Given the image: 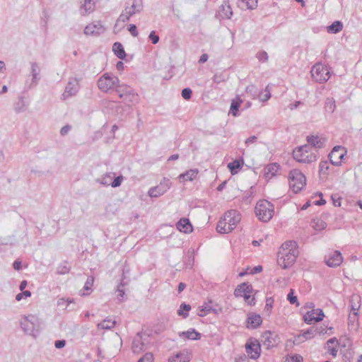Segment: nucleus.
Masks as SVG:
<instances>
[{
	"mask_svg": "<svg viewBox=\"0 0 362 362\" xmlns=\"http://www.w3.org/2000/svg\"><path fill=\"white\" fill-rule=\"evenodd\" d=\"M299 252L296 242L286 241L282 244L278 253V264L283 269H286L296 262Z\"/></svg>",
	"mask_w": 362,
	"mask_h": 362,
	"instance_id": "1",
	"label": "nucleus"
},
{
	"mask_svg": "<svg viewBox=\"0 0 362 362\" xmlns=\"http://www.w3.org/2000/svg\"><path fill=\"white\" fill-rule=\"evenodd\" d=\"M241 220L240 214L236 210H229L225 213L223 217L218 222L216 230L220 233L231 232Z\"/></svg>",
	"mask_w": 362,
	"mask_h": 362,
	"instance_id": "2",
	"label": "nucleus"
},
{
	"mask_svg": "<svg viewBox=\"0 0 362 362\" xmlns=\"http://www.w3.org/2000/svg\"><path fill=\"white\" fill-rule=\"evenodd\" d=\"M293 158L300 163H312L318 158V152L310 148L309 145H303L296 147L293 151Z\"/></svg>",
	"mask_w": 362,
	"mask_h": 362,
	"instance_id": "3",
	"label": "nucleus"
},
{
	"mask_svg": "<svg viewBox=\"0 0 362 362\" xmlns=\"http://www.w3.org/2000/svg\"><path fill=\"white\" fill-rule=\"evenodd\" d=\"M255 211L259 220L267 223L274 216V206L267 200H260L257 203Z\"/></svg>",
	"mask_w": 362,
	"mask_h": 362,
	"instance_id": "4",
	"label": "nucleus"
},
{
	"mask_svg": "<svg viewBox=\"0 0 362 362\" xmlns=\"http://www.w3.org/2000/svg\"><path fill=\"white\" fill-rule=\"evenodd\" d=\"M21 327L27 334L36 337L40 329V321L34 315H29L22 317L20 322Z\"/></svg>",
	"mask_w": 362,
	"mask_h": 362,
	"instance_id": "5",
	"label": "nucleus"
},
{
	"mask_svg": "<svg viewBox=\"0 0 362 362\" xmlns=\"http://www.w3.org/2000/svg\"><path fill=\"white\" fill-rule=\"evenodd\" d=\"M288 180L290 188L295 194L300 192L306 185L305 175L298 169L290 171Z\"/></svg>",
	"mask_w": 362,
	"mask_h": 362,
	"instance_id": "6",
	"label": "nucleus"
},
{
	"mask_svg": "<svg viewBox=\"0 0 362 362\" xmlns=\"http://www.w3.org/2000/svg\"><path fill=\"white\" fill-rule=\"evenodd\" d=\"M119 83V79L112 73H105L98 80V88L105 93L114 88L116 89Z\"/></svg>",
	"mask_w": 362,
	"mask_h": 362,
	"instance_id": "7",
	"label": "nucleus"
},
{
	"mask_svg": "<svg viewBox=\"0 0 362 362\" xmlns=\"http://www.w3.org/2000/svg\"><path fill=\"white\" fill-rule=\"evenodd\" d=\"M30 64V74L27 76L25 82V87L28 90L36 87L41 79V69L38 63L31 62Z\"/></svg>",
	"mask_w": 362,
	"mask_h": 362,
	"instance_id": "8",
	"label": "nucleus"
},
{
	"mask_svg": "<svg viewBox=\"0 0 362 362\" xmlns=\"http://www.w3.org/2000/svg\"><path fill=\"white\" fill-rule=\"evenodd\" d=\"M311 75L316 82L323 83L329 78L330 72L327 66L317 63L312 67Z\"/></svg>",
	"mask_w": 362,
	"mask_h": 362,
	"instance_id": "9",
	"label": "nucleus"
},
{
	"mask_svg": "<svg viewBox=\"0 0 362 362\" xmlns=\"http://www.w3.org/2000/svg\"><path fill=\"white\" fill-rule=\"evenodd\" d=\"M252 291V285L249 283L244 282L236 287L234 291V296L238 298L243 297L248 305H253L255 304V300L254 298L250 299Z\"/></svg>",
	"mask_w": 362,
	"mask_h": 362,
	"instance_id": "10",
	"label": "nucleus"
},
{
	"mask_svg": "<svg viewBox=\"0 0 362 362\" xmlns=\"http://www.w3.org/2000/svg\"><path fill=\"white\" fill-rule=\"evenodd\" d=\"M172 182L170 179L164 177L158 185L148 189V194L151 197H159L164 194L170 188Z\"/></svg>",
	"mask_w": 362,
	"mask_h": 362,
	"instance_id": "11",
	"label": "nucleus"
},
{
	"mask_svg": "<svg viewBox=\"0 0 362 362\" xmlns=\"http://www.w3.org/2000/svg\"><path fill=\"white\" fill-rule=\"evenodd\" d=\"M346 153L347 151L345 147L335 146L328 155L329 162L335 166H339Z\"/></svg>",
	"mask_w": 362,
	"mask_h": 362,
	"instance_id": "12",
	"label": "nucleus"
},
{
	"mask_svg": "<svg viewBox=\"0 0 362 362\" xmlns=\"http://www.w3.org/2000/svg\"><path fill=\"white\" fill-rule=\"evenodd\" d=\"M80 89L79 80L76 78H69V81L65 87L64 91L62 95V98L66 100L69 98L74 96Z\"/></svg>",
	"mask_w": 362,
	"mask_h": 362,
	"instance_id": "13",
	"label": "nucleus"
},
{
	"mask_svg": "<svg viewBox=\"0 0 362 362\" xmlns=\"http://www.w3.org/2000/svg\"><path fill=\"white\" fill-rule=\"evenodd\" d=\"M246 353L250 358L257 359L260 356L261 346L260 344L257 339H250L245 344Z\"/></svg>",
	"mask_w": 362,
	"mask_h": 362,
	"instance_id": "14",
	"label": "nucleus"
},
{
	"mask_svg": "<svg viewBox=\"0 0 362 362\" xmlns=\"http://www.w3.org/2000/svg\"><path fill=\"white\" fill-rule=\"evenodd\" d=\"M325 262L329 267H337L343 262V257L338 250L330 251L325 255Z\"/></svg>",
	"mask_w": 362,
	"mask_h": 362,
	"instance_id": "15",
	"label": "nucleus"
},
{
	"mask_svg": "<svg viewBox=\"0 0 362 362\" xmlns=\"http://www.w3.org/2000/svg\"><path fill=\"white\" fill-rule=\"evenodd\" d=\"M263 344L267 349L276 346L280 342V338L277 334L271 331H266L262 334Z\"/></svg>",
	"mask_w": 362,
	"mask_h": 362,
	"instance_id": "16",
	"label": "nucleus"
},
{
	"mask_svg": "<svg viewBox=\"0 0 362 362\" xmlns=\"http://www.w3.org/2000/svg\"><path fill=\"white\" fill-rule=\"evenodd\" d=\"M306 141L308 142L307 145H309L311 149L314 148V151H317V149L325 148L327 143L326 138L318 135H308L306 137Z\"/></svg>",
	"mask_w": 362,
	"mask_h": 362,
	"instance_id": "17",
	"label": "nucleus"
},
{
	"mask_svg": "<svg viewBox=\"0 0 362 362\" xmlns=\"http://www.w3.org/2000/svg\"><path fill=\"white\" fill-rule=\"evenodd\" d=\"M325 317L324 312L322 309L317 308L316 310L313 309L310 311H308L303 316L304 321L310 325L313 321L320 322Z\"/></svg>",
	"mask_w": 362,
	"mask_h": 362,
	"instance_id": "18",
	"label": "nucleus"
},
{
	"mask_svg": "<svg viewBox=\"0 0 362 362\" xmlns=\"http://www.w3.org/2000/svg\"><path fill=\"white\" fill-rule=\"evenodd\" d=\"M105 31V28L100 21H95L87 25L84 29L86 35L98 36Z\"/></svg>",
	"mask_w": 362,
	"mask_h": 362,
	"instance_id": "19",
	"label": "nucleus"
},
{
	"mask_svg": "<svg viewBox=\"0 0 362 362\" xmlns=\"http://www.w3.org/2000/svg\"><path fill=\"white\" fill-rule=\"evenodd\" d=\"M132 349V351L136 354L141 353L147 349V345L139 333L134 338Z\"/></svg>",
	"mask_w": 362,
	"mask_h": 362,
	"instance_id": "20",
	"label": "nucleus"
},
{
	"mask_svg": "<svg viewBox=\"0 0 362 362\" xmlns=\"http://www.w3.org/2000/svg\"><path fill=\"white\" fill-rule=\"evenodd\" d=\"M143 9L142 0H133L131 6H126L124 10L129 16H132L140 13Z\"/></svg>",
	"mask_w": 362,
	"mask_h": 362,
	"instance_id": "21",
	"label": "nucleus"
},
{
	"mask_svg": "<svg viewBox=\"0 0 362 362\" xmlns=\"http://www.w3.org/2000/svg\"><path fill=\"white\" fill-rule=\"evenodd\" d=\"M190 354L187 351L183 350L173 354L168 358V362H189Z\"/></svg>",
	"mask_w": 362,
	"mask_h": 362,
	"instance_id": "22",
	"label": "nucleus"
},
{
	"mask_svg": "<svg viewBox=\"0 0 362 362\" xmlns=\"http://www.w3.org/2000/svg\"><path fill=\"white\" fill-rule=\"evenodd\" d=\"M95 0H83L80 6L79 12L81 16H86L95 10Z\"/></svg>",
	"mask_w": 362,
	"mask_h": 362,
	"instance_id": "23",
	"label": "nucleus"
},
{
	"mask_svg": "<svg viewBox=\"0 0 362 362\" xmlns=\"http://www.w3.org/2000/svg\"><path fill=\"white\" fill-rule=\"evenodd\" d=\"M177 229L180 232L185 233H189L192 231L193 228L189 221L187 218H182L176 224Z\"/></svg>",
	"mask_w": 362,
	"mask_h": 362,
	"instance_id": "24",
	"label": "nucleus"
},
{
	"mask_svg": "<svg viewBox=\"0 0 362 362\" xmlns=\"http://www.w3.org/2000/svg\"><path fill=\"white\" fill-rule=\"evenodd\" d=\"M262 322V320L259 315L252 313L247 317V327L250 329H255L260 326Z\"/></svg>",
	"mask_w": 362,
	"mask_h": 362,
	"instance_id": "25",
	"label": "nucleus"
},
{
	"mask_svg": "<svg viewBox=\"0 0 362 362\" xmlns=\"http://www.w3.org/2000/svg\"><path fill=\"white\" fill-rule=\"evenodd\" d=\"M218 15L223 19H230L233 15L232 8L226 0H223V4L218 10Z\"/></svg>",
	"mask_w": 362,
	"mask_h": 362,
	"instance_id": "26",
	"label": "nucleus"
},
{
	"mask_svg": "<svg viewBox=\"0 0 362 362\" xmlns=\"http://www.w3.org/2000/svg\"><path fill=\"white\" fill-rule=\"evenodd\" d=\"M199 174V170L197 168L190 169L184 173L180 174L178 178L180 181H193L195 180Z\"/></svg>",
	"mask_w": 362,
	"mask_h": 362,
	"instance_id": "27",
	"label": "nucleus"
},
{
	"mask_svg": "<svg viewBox=\"0 0 362 362\" xmlns=\"http://www.w3.org/2000/svg\"><path fill=\"white\" fill-rule=\"evenodd\" d=\"M327 333L326 331L321 327L320 328L310 327L303 333V337L305 339L313 338L317 334H322Z\"/></svg>",
	"mask_w": 362,
	"mask_h": 362,
	"instance_id": "28",
	"label": "nucleus"
},
{
	"mask_svg": "<svg viewBox=\"0 0 362 362\" xmlns=\"http://www.w3.org/2000/svg\"><path fill=\"white\" fill-rule=\"evenodd\" d=\"M280 170V165L276 163L269 164L265 168V176L267 178H272L275 176Z\"/></svg>",
	"mask_w": 362,
	"mask_h": 362,
	"instance_id": "29",
	"label": "nucleus"
},
{
	"mask_svg": "<svg viewBox=\"0 0 362 362\" xmlns=\"http://www.w3.org/2000/svg\"><path fill=\"white\" fill-rule=\"evenodd\" d=\"M112 50L115 54L120 59H124L127 54L124 47L120 42H115L112 46Z\"/></svg>",
	"mask_w": 362,
	"mask_h": 362,
	"instance_id": "30",
	"label": "nucleus"
},
{
	"mask_svg": "<svg viewBox=\"0 0 362 362\" xmlns=\"http://www.w3.org/2000/svg\"><path fill=\"white\" fill-rule=\"evenodd\" d=\"M133 90V88L124 83L120 84L119 83L117 87L115 89V91L119 96L121 99H123L126 95L129 93V92H131Z\"/></svg>",
	"mask_w": 362,
	"mask_h": 362,
	"instance_id": "31",
	"label": "nucleus"
},
{
	"mask_svg": "<svg viewBox=\"0 0 362 362\" xmlns=\"http://www.w3.org/2000/svg\"><path fill=\"white\" fill-rule=\"evenodd\" d=\"M122 100L129 105H134L139 103V96L133 89Z\"/></svg>",
	"mask_w": 362,
	"mask_h": 362,
	"instance_id": "32",
	"label": "nucleus"
},
{
	"mask_svg": "<svg viewBox=\"0 0 362 362\" xmlns=\"http://www.w3.org/2000/svg\"><path fill=\"white\" fill-rule=\"evenodd\" d=\"M94 279L93 276H88L83 286V288L80 291L81 296H88L90 294L92 286L93 285Z\"/></svg>",
	"mask_w": 362,
	"mask_h": 362,
	"instance_id": "33",
	"label": "nucleus"
},
{
	"mask_svg": "<svg viewBox=\"0 0 362 362\" xmlns=\"http://www.w3.org/2000/svg\"><path fill=\"white\" fill-rule=\"evenodd\" d=\"M180 336H185L186 338L191 340H198L201 338V334L194 329H189L186 332H182L180 334Z\"/></svg>",
	"mask_w": 362,
	"mask_h": 362,
	"instance_id": "34",
	"label": "nucleus"
},
{
	"mask_svg": "<svg viewBox=\"0 0 362 362\" xmlns=\"http://www.w3.org/2000/svg\"><path fill=\"white\" fill-rule=\"evenodd\" d=\"M343 29V23L339 21H334L330 25L327 26V31L329 33L336 34Z\"/></svg>",
	"mask_w": 362,
	"mask_h": 362,
	"instance_id": "35",
	"label": "nucleus"
},
{
	"mask_svg": "<svg viewBox=\"0 0 362 362\" xmlns=\"http://www.w3.org/2000/svg\"><path fill=\"white\" fill-rule=\"evenodd\" d=\"M312 228L316 231H320L326 228L327 224L323 220L315 218L312 220Z\"/></svg>",
	"mask_w": 362,
	"mask_h": 362,
	"instance_id": "36",
	"label": "nucleus"
},
{
	"mask_svg": "<svg viewBox=\"0 0 362 362\" xmlns=\"http://www.w3.org/2000/svg\"><path fill=\"white\" fill-rule=\"evenodd\" d=\"M243 160H234L228 164V168L230 169L232 175L238 173V171L243 167Z\"/></svg>",
	"mask_w": 362,
	"mask_h": 362,
	"instance_id": "37",
	"label": "nucleus"
},
{
	"mask_svg": "<svg viewBox=\"0 0 362 362\" xmlns=\"http://www.w3.org/2000/svg\"><path fill=\"white\" fill-rule=\"evenodd\" d=\"M211 301H209L208 303H204L202 306L199 308V313H198L199 316L204 317L211 311H215L211 306Z\"/></svg>",
	"mask_w": 362,
	"mask_h": 362,
	"instance_id": "38",
	"label": "nucleus"
},
{
	"mask_svg": "<svg viewBox=\"0 0 362 362\" xmlns=\"http://www.w3.org/2000/svg\"><path fill=\"white\" fill-rule=\"evenodd\" d=\"M115 320H112L111 319L107 318L101 322L98 323V327L102 329H110L115 327Z\"/></svg>",
	"mask_w": 362,
	"mask_h": 362,
	"instance_id": "39",
	"label": "nucleus"
},
{
	"mask_svg": "<svg viewBox=\"0 0 362 362\" xmlns=\"http://www.w3.org/2000/svg\"><path fill=\"white\" fill-rule=\"evenodd\" d=\"M242 103V100L240 98H237L235 100H233L230 104V113L234 116L236 117L238 115V110L240 106V104Z\"/></svg>",
	"mask_w": 362,
	"mask_h": 362,
	"instance_id": "40",
	"label": "nucleus"
},
{
	"mask_svg": "<svg viewBox=\"0 0 362 362\" xmlns=\"http://www.w3.org/2000/svg\"><path fill=\"white\" fill-rule=\"evenodd\" d=\"M131 17L132 16H129V15L126 13V11L124 9L122 13L119 15V18H117L115 28L119 26L120 23H122L121 27L123 28L124 24L129 21Z\"/></svg>",
	"mask_w": 362,
	"mask_h": 362,
	"instance_id": "41",
	"label": "nucleus"
},
{
	"mask_svg": "<svg viewBox=\"0 0 362 362\" xmlns=\"http://www.w3.org/2000/svg\"><path fill=\"white\" fill-rule=\"evenodd\" d=\"M191 310V306L189 304H186L185 303H182L180 305V308L177 310V314L180 316H182L183 318H186L188 317L189 314L188 312Z\"/></svg>",
	"mask_w": 362,
	"mask_h": 362,
	"instance_id": "42",
	"label": "nucleus"
},
{
	"mask_svg": "<svg viewBox=\"0 0 362 362\" xmlns=\"http://www.w3.org/2000/svg\"><path fill=\"white\" fill-rule=\"evenodd\" d=\"M70 271V267L68 262L64 261L59 264L57 269V273L58 274L64 275L68 274Z\"/></svg>",
	"mask_w": 362,
	"mask_h": 362,
	"instance_id": "43",
	"label": "nucleus"
},
{
	"mask_svg": "<svg viewBox=\"0 0 362 362\" xmlns=\"http://www.w3.org/2000/svg\"><path fill=\"white\" fill-rule=\"evenodd\" d=\"M259 100L262 102H266L271 98V88H269V85H267L264 91H262L259 94Z\"/></svg>",
	"mask_w": 362,
	"mask_h": 362,
	"instance_id": "44",
	"label": "nucleus"
},
{
	"mask_svg": "<svg viewBox=\"0 0 362 362\" xmlns=\"http://www.w3.org/2000/svg\"><path fill=\"white\" fill-rule=\"evenodd\" d=\"M329 165L327 160H321L319 164V173L320 175H327Z\"/></svg>",
	"mask_w": 362,
	"mask_h": 362,
	"instance_id": "45",
	"label": "nucleus"
},
{
	"mask_svg": "<svg viewBox=\"0 0 362 362\" xmlns=\"http://www.w3.org/2000/svg\"><path fill=\"white\" fill-rule=\"evenodd\" d=\"M287 300L289 301V303L292 305H296V306H299V302L298 300V298L296 296L294 295V291L293 289H291L289 293L287 295Z\"/></svg>",
	"mask_w": 362,
	"mask_h": 362,
	"instance_id": "46",
	"label": "nucleus"
},
{
	"mask_svg": "<svg viewBox=\"0 0 362 362\" xmlns=\"http://www.w3.org/2000/svg\"><path fill=\"white\" fill-rule=\"evenodd\" d=\"M325 108L330 112H333L336 108L335 100L332 98H327L325 101Z\"/></svg>",
	"mask_w": 362,
	"mask_h": 362,
	"instance_id": "47",
	"label": "nucleus"
},
{
	"mask_svg": "<svg viewBox=\"0 0 362 362\" xmlns=\"http://www.w3.org/2000/svg\"><path fill=\"white\" fill-rule=\"evenodd\" d=\"M351 303V313L349 315V320H354L358 316V308L354 304L353 300L350 301Z\"/></svg>",
	"mask_w": 362,
	"mask_h": 362,
	"instance_id": "48",
	"label": "nucleus"
},
{
	"mask_svg": "<svg viewBox=\"0 0 362 362\" xmlns=\"http://www.w3.org/2000/svg\"><path fill=\"white\" fill-rule=\"evenodd\" d=\"M303 357L298 354L288 355L285 362H303Z\"/></svg>",
	"mask_w": 362,
	"mask_h": 362,
	"instance_id": "49",
	"label": "nucleus"
},
{
	"mask_svg": "<svg viewBox=\"0 0 362 362\" xmlns=\"http://www.w3.org/2000/svg\"><path fill=\"white\" fill-rule=\"evenodd\" d=\"M226 76L223 73L216 74L213 76V81L216 83H221L226 80Z\"/></svg>",
	"mask_w": 362,
	"mask_h": 362,
	"instance_id": "50",
	"label": "nucleus"
},
{
	"mask_svg": "<svg viewBox=\"0 0 362 362\" xmlns=\"http://www.w3.org/2000/svg\"><path fill=\"white\" fill-rule=\"evenodd\" d=\"M256 57L261 62H266L268 60V54L265 51H261L257 53Z\"/></svg>",
	"mask_w": 362,
	"mask_h": 362,
	"instance_id": "51",
	"label": "nucleus"
},
{
	"mask_svg": "<svg viewBox=\"0 0 362 362\" xmlns=\"http://www.w3.org/2000/svg\"><path fill=\"white\" fill-rule=\"evenodd\" d=\"M274 303V300L272 297L267 298L264 310L270 313L273 308Z\"/></svg>",
	"mask_w": 362,
	"mask_h": 362,
	"instance_id": "52",
	"label": "nucleus"
},
{
	"mask_svg": "<svg viewBox=\"0 0 362 362\" xmlns=\"http://www.w3.org/2000/svg\"><path fill=\"white\" fill-rule=\"evenodd\" d=\"M181 95L184 99L189 100L192 95V90L189 88H185L182 89Z\"/></svg>",
	"mask_w": 362,
	"mask_h": 362,
	"instance_id": "53",
	"label": "nucleus"
},
{
	"mask_svg": "<svg viewBox=\"0 0 362 362\" xmlns=\"http://www.w3.org/2000/svg\"><path fill=\"white\" fill-rule=\"evenodd\" d=\"M124 284L122 281L120 284L117 286V299L121 301L122 300L124 296Z\"/></svg>",
	"mask_w": 362,
	"mask_h": 362,
	"instance_id": "54",
	"label": "nucleus"
},
{
	"mask_svg": "<svg viewBox=\"0 0 362 362\" xmlns=\"http://www.w3.org/2000/svg\"><path fill=\"white\" fill-rule=\"evenodd\" d=\"M148 39L153 45H156L159 42L160 37L155 30H152L148 35Z\"/></svg>",
	"mask_w": 362,
	"mask_h": 362,
	"instance_id": "55",
	"label": "nucleus"
},
{
	"mask_svg": "<svg viewBox=\"0 0 362 362\" xmlns=\"http://www.w3.org/2000/svg\"><path fill=\"white\" fill-rule=\"evenodd\" d=\"M138 362H153V356L150 352L146 353L138 361Z\"/></svg>",
	"mask_w": 362,
	"mask_h": 362,
	"instance_id": "56",
	"label": "nucleus"
},
{
	"mask_svg": "<svg viewBox=\"0 0 362 362\" xmlns=\"http://www.w3.org/2000/svg\"><path fill=\"white\" fill-rule=\"evenodd\" d=\"M123 180H124V177L122 175H119L114 179V180L112 182V183L110 185L114 188L118 187L121 185Z\"/></svg>",
	"mask_w": 362,
	"mask_h": 362,
	"instance_id": "57",
	"label": "nucleus"
},
{
	"mask_svg": "<svg viewBox=\"0 0 362 362\" xmlns=\"http://www.w3.org/2000/svg\"><path fill=\"white\" fill-rule=\"evenodd\" d=\"M31 296V292L30 291H23V292L18 293L16 296V300L17 301L21 300L23 298L30 297Z\"/></svg>",
	"mask_w": 362,
	"mask_h": 362,
	"instance_id": "58",
	"label": "nucleus"
},
{
	"mask_svg": "<svg viewBox=\"0 0 362 362\" xmlns=\"http://www.w3.org/2000/svg\"><path fill=\"white\" fill-rule=\"evenodd\" d=\"M245 90L247 93L251 94L252 96H255L257 94V88L254 85H250L247 86Z\"/></svg>",
	"mask_w": 362,
	"mask_h": 362,
	"instance_id": "59",
	"label": "nucleus"
},
{
	"mask_svg": "<svg viewBox=\"0 0 362 362\" xmlns=\"http://www.w3.org/2000/svg\"><path fill=\"white\" fill-rule=\"evenodd\" d=\"M247 7L249 9H254L257 6V0H245Z\"/></svg>",
	"mask_w": 362,
	"mask_h": 362,
	"instance_id": "60",
	"label": "nucleus"
},
{
	"mask_svg": "<svg viewBox=\"0 0 362 362\" xmlns=\"http://www.w3.org/2000/svg\"><path fill=\"white\" fill-rule=\"evenodd\" d=\"M128 30L132 36H134V37L138 36L139 33L137 31V28H136V25L130 24Z\"/></svg>",
	"mask_w": 362,
	"mask_h": 362,
	"instance_id": "61",
	"label": "nucleus"
},
{
	"mask_svg": "<svg viewBox=\"0 0 362 362\" xmlns=\"http://www.w3.org/2000/svg\"><path fill=\"white\" fill-rule=\"evenodd\" d=\"M252 189H253V187H252L250 188V191H247V192L245 193V196H244V197H243V199H244L246 202L250 203V202H251V198L252 197V194H253Z\"/></svg>",
	"mask_w": 362,
	"mask_h": 362,
	"instance_id": "62",
	"label": "nucleus"
},
{
	"mask_svg": "<svg viewBox=\"0 0 362 362\" xmlns=\"http://www.w3.org/2000/svg\"><path fill=\"white\" fill-rule=\"evenodd\" d=\"M71 127L69 124H66V125L64 126L60 130V134L62 136L66 135L69 133V132L71 130Z\"/></svg>",
	"mask_w": 362,
	"mask_h": 362,
	"instance_id": "63",
	"label": "nucleus"
},
{
	"mask_svg": "<svg viewBox=\"0 0 362 362\" xmlns=\"http://www.w3.org/2000/svg\"><path fill=\"white\" fill-rule=\"evenodd\" d=\"M66 345V341L64 339L62 340H57L54 342V346L57 349H62Z\"/></svg>",
	"mask_w": 362,
	"mask_h": 362,
	"instance_id": "64",
	"label": "nucleus"
}]
</instances>
